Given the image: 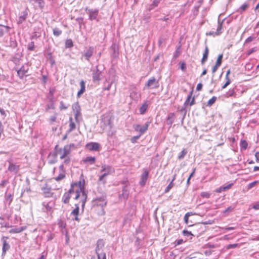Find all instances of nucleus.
Returning <instances> with one entry per match:
<instances>
[{"label": "nucleus", "mask_w": 259, "mask_h": 259, "mask_svg": "<svg viewBox=\"0 0 259 259\" xmlns=\"http://www.w3.org/2000/svg\"><path fill=\"white\" fill-rule=\"evenodd\" d=\"M8 183V181L6 180H3L1 183H0V187H4Z\"/></svg>", "instance_id": "nucleus-62"}, {"label": "nucleus", "mask_w": 259, "mask_h": 259, "mask_svg": "<svg viewBox=\"0 0 259 259\" xmlns=\"http://www.w3.org/2000/svg\"><path fill=\"white\" fill-rule=\"evenodd\" d=\"M65 174H59V175L58 177H57L55 178V179L57 181H59L62 180L63 179H64L65 178Z\"/></svg>", "instance_id": "nucleus-55"}, {"label": "nucleus", "mask_w": 259, "mask_h": 259, "mask_svg": "<svg viewBox=\"0 0 259 259\" xmlns=\"http://www.w3.org/2000/svg\"><path fill=\"white\" fill-rule=\"evenodd\" d=\"M60 108L61 110H66L67 109V107L64 104V103L62 101H61L60 102Z\"/></svg>", "instance_id": "nucleus-61"}, {"label": "nucleus", "mask_w": 259, "mask_h": 259, "mask_svg": "<svg viewBox=\"0 0 259 259\" xmlns=\"http://www.w3.org/2000/svg\"><path fill=\"white\" fill-rule=\"evenodd\" d=\"M175 115L174 113H170L167 117L166 123L167 125H171L174 121Z\"/></svg>", "instance_id": "nucleus-28"}, {"label": "nucleus", "mask_w": 259, "mask_h": 259, "mask_svg": "<svg viewBox=\"0 0 259 259\" xmlns=\"http://www.w3.org/2000/svg\"><path fill=\"white\" fill-rule=\"evenodd\" d=\"M80 91L84 93L85 91V82L83 80H81L80 82Z\"/></svg>", "instance_id": "nucleus-47"}, {"label": "nucleus", "mask_w": 259, "mask_h": 259, "mask_svg": "<svg viewBox=\"0 0 259 259\" xmlns=\"http://www.w3.org/2000/svg\"><path fill=\"white\" fill-rule=\"evenodd\" d=\"M94 51V48L93 47H89V48L84 53L83 56L85 59L88 61H89L90 58L93 56Z\"/></svg>", "instance_id": "nucleus-14"}, {"label": "nucleus", "mask_w": 259, "mask_h": 259, "mask_svg": "<svg viewBox=\"0 0 259 259\" xmlns=\"http://www.w3.org/2000/svg\"><path fill=\"white\" fill-rule=\"evenodd\" d=\"M223 57V55L222 54H220L218 56V57L217 60L216 61V63H219V64L221 65L222 62Z\"/></svg>", "instance_id": "nucleus-54"}, {"label": "nucleus", "mask_w": 259, "mask_h": 259, "mask_svg": "<svg viewBox=\"0 0 259 259\" xmlns=\"http://www.w3.org/2000/svg\"><path fill=\"white\" fill-rule=\"evenodd\" d=\"M92 71L93 81L95 83H99L103 78L102 72L99 69L98 65L92 69Z\"/></svg>", "instance_id": "nucleus-3"}, {"label": "nucleus", "mask_w": 259, "mask_h": 259, "mask_svg": "<svg viewBox=\"0 0 259 259\" xmlns=\"http://www.w3.org/2000/svg\"><path fill=\"white\" fill-rule=\"evenodd\" d=\"M82 197H83V199L82 200L81 206H82V209H83L84 205H85V202H86V200L87 199V194L85 192H82Z\"/></svg>", "instance_id": "nucleus-37"}, {"label": "nucleus", "mask_w": 259, "mask_h": 259, "mask_svg": "<svg viewBox=\"0 0 259 259\" xmlns=\"http://www.w3.org/2000/svg\"><path fill=\"white\" fill-rule=\"evenodd\" d=\"M54 92H55V90L53 89H50V91H49V94L50 95V101L51 102L53 101V96H54Z\"/></svg>", "instance_id": "nucleus-48"}, {"label": "nucleus", "mask_w": 259, "mask_h": 259, "mask_svg": "<svg viewBox=\"0 0 259 259\" xmlns=\"http://www.w3.org/2000/svg\"><path fill=\"white\" fill-rule=\"evenodd\" d=\"M101 172H104L110 175L114 172V169L111 166L106 164H102L101 166Z\"/></svg>", "instance_id": "nucleus-12"}, {"label": "nucleus", "mask_w": 259, "mask_h": 259, "mask_svg": "<svg viewBox=\"0 0 259 259\" xmlns=\"http://www.w3.org/2000/svg\"><path fill=\"white\" fill-rule=\"evenodd\" d=\"M64 160L63 161V164H65V165H68L70 163V157L67 156L66 157H64Z\"/></svg>", "instance_id": "nucleus-56"}, {"label": "nucleus", "mask_w": 259, "mask_h": 259, "mask_svg": "<svg viewBox=\"0 0 259 259\" xmlns=\"http://www.w3.org/2000/svg\"><path fill=\"white\" fill-rule=\"evenodd\" d=\"M71 197V195L67 192L65 193L62 197V200L65 204H67L69 202V199Z\"/></svg>", "instance_id": "nucleus-31"}, {"label": "nucleus", "mask_w": 259, "mask_h": 259, "mask_svg": "<svg viewBox=\"0 0 259 259\" xmlns=\"http://www.w3.org/2000/svg\"><path fill=\"white\" fill-rule=\"evenodd\" d=\"M208 53H209V49L207 45L205 46L204 52L203 54V57L201 59V62L202 64H204L208 59Z\"/></svg>", "instance_id": "nucleus-23"}, {"label": "nucleus", "mask_w": 259, "mask_h": 259, "mask_svg": "<svg viewBox=\"0 0 259 259\" xmlns=\"http://www.w3.org/2000/svg\"><path fill=\"white\" fill-rule=\"evenodd\" d=\"M160 1V0H153L151 6L157 7Z\"/></svg>", "instance_id": "nucleus-60"}, {"label": "nucleus", "mask_w": 259, "mask_h": 259, "mask_svg": "<svg viewBox=\"0 0 259 259\" xmlns=\"http://www.w3.org/2000/svg\"><path fill=\"white\" fill-rule=\"evenodd\" d=\"M69 128L67 130V133H71L72 131H73L76 128V125L74 122H73V119L71 117H69Z\"/></svg>", "instance_id": "nucleus-29"}, {"label": "nucleus", "mask_w": 259, "mask_h": 259, "mask_svg": "<svg viewBox=\"0 0 259 259\" xmlns=\"http://www.w3.org/2000/svg\"><path fill=\"white\" fill-rule=\"evenodd\" d=\"M148 104L147 103H144L140 108V112L141 114H144L147 110Z\"/></svg>", "instance_id": "nucleus-32"}, {"label": "nucleus", "mask_w": 259, "mask_h": 259, "mask_svg": "<svg viewBox=\"0 0 259 259\" xmlns=\"http://www.w3.org/2000/svg\"><path fill=\"white\" fill-rule=\"evenodd\" d=\"M62 149L59 148L58 145L55 146L54 151L50 152L48 155V163L50 164H55L57 161V155L61 154Z\"/></svg>", "instance_id": "nucleus-2"}, {"label": "nucleus", "mask_w": 259, "mask_h": 259, "mask_svg": "<svg viewBox=\"0 0 259 259\" xmlns=\"http://www.w3.org/2000/svg\"><path fill=\"white\" fill-rule=\"evenodd\" d=\"M183 234L185 236L189 237L191 235H193L191 232H189L187 230H184L183 231Z\"/></svg>", "instance_id": "nucleus-59"}, {"label": "nucleus", "mask_w": 259, "mask_h": 259, "mask_svg": "<svg viewBox=\"0 0 259 259\" xmlns=\"http://www.w3.org/2000/svg\"><path fill=\"white\" fill-rule=\"evenodd\" d=\"M82 192H85L84 191V187L81 188V191H78L76 192L74 199L76 200L78 199L80 196V194L81 193L82 194Z\"/></svg>", "instance_id": "nucleus-51"}, {"label": "nucleus", "mask_w": 259, "mask_h": 259, "mask_svg": "<svg viewBox=\"0 0 259 259\" xmlns=\"http://www.w3.org/2000/svg\"><path fill=\"white\" fill-rule=\"evenodd\" d=\"M5 199L6 201V203H8V205H10L13 199V194L7 193L5 194Z\"/></svg>", "instance_id": "nucleus-30"}, {"label": "nucleus", "mask_w": 259, "mask_h": 259, "mask_svg": "<svg viewBox=\"0 0 259 259\" xmlns=\"http://www.w3.org/2000/svg\"><path fill=\"white\" fill-rule=\"evenodd\" d=\"M85 12L89 15V20L93 21L96 20L99 14V10L95 9H89L88 7L85 9Z\"/></svg>", "instance_id": "nucleus-6"}, {"label": "nucleus", "mask_w": 259, "mask_h": 259, "mask_svg": "<svg viewBox=\"0 0 259 259\" xmlns=\"http://www.w3.org/2000/svg\"><path fill=\"white\" fill-rule=\"evenodd\" d=\"M101 126L103 130H105L108 126L109 128H111V118L108 116H104L102 118L101 121Z\"/></svg>", "instance_id": "nucleus-8"}, {"label": "nucleus", "mask_w": 259, "mask_h": 259, "mask_svg": "<svg viewBox=\"0 0 259 259\" xmlns=\"http://www.w3.org/2000/svg\"><path fill=\"white\" fill-rule=\"evenodd\" d=\"M193 213L192 212H188L186 213L184 216V220L185 221V223L186 224H188L189 223V217L192 215H193Z\"/></svg>", "instance_id": "nucleus-42"}, {"label": "nucleus", "mask_w": 259, "mask_h": 259, "mask_svg": "<svg viewBox=\"0 0 259 259\" xmlns=\"http://www.w3.org/2000/svg\"><path fill=\"white\" fill-rule=\"evenodd\" d=\"M159 86V81L154 77H151L146 82L144 89H157Z\"/></svg>", "instance_id": "nucleus-4"}, {"label": "nucleus", "mask_w": 259, "mask_h": 259, "mask_svg": "<svg viewBox=\"0 0 259 259\" xmlns=\"http://www.w3.org/2000/svg\"><path fill=\"white\" fill-rule=\"evenodd\" d=\"M217 100V97L215 96L212 97L210 99L208 100L207 102V105L208 106H212L216 101Z\"/></svg>", "instance_id": "nucleus-43"}, {"label": "nucleus", "mask_w": 259, "mask_h": 259, "mask_svg": "<svg viewBox=\"0 0 259 259\" xmlns=\"http://www.w3.org/2000/svg\"><path fill=\"white\" fill-rule=\"evenodd\" d=\"M84 163H89L90 164H94L96 161V158L95 157L88 156L82 160Z\"/></svg>", "instance_id": "nucleus-27"}, {"label": "nucleus", "mask_w": 259, "mask_h": 259, "mask_svg": "<svg viewBox=\"0 0 259 259\" xmlns=\"http://www.w3.org/2000/svg\"><path fill=\"white\" fill-rule=\"evenodd\" d=\"M11 28L8 26L0 24V37L9 33Z\"/></svg>", "instance_id": "nucleus-16"}, {"label": "nucleus", "mask_w": 259, "mask_h": 259, "mask_svg": "<svg viewBox=\"0 0 259 259\" xmlns=\"http://www.w3.org/2000/svg\"><path fill=\"white\" fill-rule=\"evenodd\" d=\"M28 16V8H26L24 11H23L20 16L19 17L17 21V23L21 24L23 23L26 19Z\"/></svg>", "instance_id": "nucleus-13"}, {"label": "nucleus", "mask_w": 259, "mask_h": 259, "mask_svg": "<svg viewBox=\"0 0 259 259\" xmlns=\"http://www.w3.org/2000/svg\"><path fill=\"white\" fill-rule=\"evenodd\" d=\"M235 95V92L234 89H230L225 95L226 97H233Z\"/></svg>", "instance_id": "nucleus-40"}, {"label": "nucleus", "mask_w": 259, "mask_h": 259, "mask_svg": "<svg viewBox=\"0 0 259 259\" xmlns=\"http://www.w3.org/2000/svg\"><path fill=\"white\" fill-rule=\"evenodd\" d=\"M175 177H176V175L174 176V178L172 180V181L169 184V185L167 186V187L166 188L165 190V193H167L169 191V190L172 188V187L174 186V184H173V181H174V180L175 179Z\"/></svg>", "instance_id": "nucleus-41"}, {"label": "nucleus", "mask_w": 259, "mask_h": 259, "mask_svg": "<svg viewBox=\"0 0 259 259\" xmlns=\"http://www.w3.org/2000/svg\"><path fill=\"white\" fill-rule=\"evenodd\" d=\"M224 20H223L222 22L220 21V19H218V24L216 31H210L209 32H207L206 33V35H220L222 33V29L223 27V23Z\"/></svg>", "instance_id": "nucleus-9"}, {"label": "nucleus", "mask_w": 259, "mask_h": 259, "mask_svg": "<svg viewBox=\"0 0 259 259\" xmlns=\"http://www.w3.org/2000/svg\"><path fill=\"white\" fill-rule=\"evenodd\" d=\"M43 190L44 193L46 194V197L51 196V195H50V191L51 190V188H44Z\"/></svg>", "instance_id": "nucleus-57"}, {"label": "nucleus", "mask_w": 259, "mask_h": 259, "mask_svg": "<svg viewBox=\"0 0 259 259\" xmlns=\"http://www.w3.org/2000/svg\"><path fill=\"white\" fill-rule=\"evenodd\" d=\"M200 195L203 198H209L210 194L208 192H202L201 193Z\"/></svg>", "instance_id": "nucleus-49"}, {"label": "nucleus", "mask_w": 259, "mask_h": 259, "mask_svg": "<svg viewBox=\"0 0 259 259\" xmlns=\"http://www.w3.org/2000/svg\"><path fill=\"white\" fill-rule=\"evenodd\" d=\"M28 71V69H25L24 66H22L19 70H17V74L20 78H23V76Z\"/></svg>", "instance_id": "nucleus-26"}, {"label": "nucleus", "mask_w": 259, "mask_h": 259, "mask_svg": "<svg viewBox=\"0 0 259 259\" xmlns=\"http://www.w3.org/2000/svg\"><path fill=\"white\" fill-rule=\"evenodd\" d=\"M111 48L112 50H113L114 55L116 56L118 54L117 47L115 45H113Z\"/></svg>", "instance_id": "nucleus-50"}, {"label": "nucleus", "mask_w": 259, "mask_h": 259, "mask_svg": "<svg viewBox=\"0 0 259 259\" xmlns=\"http://www.w3.org/2000/svg\"><path fill=\"white\" fill-rule=\"evenodd\" d=\"M180 68L181 70L183 71H185L186 70V64L184 62H180Z\"/></svg>", "instance_id": "nucleus-52"}, {"label": "nucleus", "mask_w": 259, "mask_h": 259, "mask_svg": "<svg viewBox=\"0 0 259 259\" xmlns=\"http://www.w3.org/2000/svg\"><path fill=\"white\" fill-rule=\"evenodd\" d=\"M26 228L25 226H22L21 227H15L14 228H12L10 229L9 232L10 233L14 234V233H20L24 230H25Z\"/></svg>", "instance_id": "nucleus-24"}, {"label": "nucleus", "mask_w": 259, "mask_h": 259, "mask_svg": "<svg viewBox=\"0 0 259 259\" xmlns=\"http://www.w3.org/2000/svg\"><path fill=\"white\" fill-rule=\"evenodd\" d=\"M65 48H70L73 47V41L71 39H68L65 41Z\"/></svg>", "instance_id": "nucleus-39"}, {"label": "nucleus", "mask_w": 259, "mask_h": 259, "mask_svg": "<svg viewBox=\"0 0 259 259\" xmlns=\"http://www.w3.org/2000/svg\"><path fill=\"white\" fill-rule=\"evenodd\" d=\"M104 246V242L103 239H99L97 242V246L96 248V252L103 251L102 247Z\"/></svg>", "instance_id": "nucleus-25"}, {"label": "nucleus", "mask_w": 259, "mask_h": 259, "mask_svg": "<svg viewBox=\"0 0 259 259\" xmlns=\"http://www.w3.org/2000/svg\"><path fill=\"white\" fill-rule=\"evenodd\" d=\"M87 147L90 151H98L99 148V144L97 143H90L87 144Z\"/></svg>", "instance_id": "nucleus-18"}, {"label": "nucleus", "mask_w": 259, "mask_h": 259, "mask_svg": "<svg viewBox=\"0 0 259 259\" xmlns=\"http://www.w3.org/2000/svg\"><path fill=\"white\" fill-rule=\"evenodd\" d=\"M148 175L149 171L146 169H144L143 172L141 176L140 181L139 182V184L141 186L143 187L145 185L148 178Z\"/></svg>", "instance_id": "nucleus-11"}, {"label": "nucleus", "mask_w": 259, "mask_h": 259, "mask_svg": "<svg viewBox=\"0 0 259 259\" xmlns=\"http://www.w3.org/2000/svg\"><path fill=\"white\" fill-rule=\"evenodd\" d=\"M72 109L74 112L80 111V107L78 103H76L72 105Z\"/></svg>", "instance_id": "nucleus-44"}, {"label": "nucleus", "mask_w": 259, "mask_h": 259, "mask_svg": "<svg viewBox=\"0 0 259 259\" xmlns=\"http://www.w3.org/2000/svg\"><path fill=\"white\" fill-rule=\"evenodd\" d=\"M150 123V122L147 121L144 125H141L140 124H135L133 125V127L136 132L139 133V135L142 136L148 130Z\"/></svg>", "instance_id": "nucleus-5"}, {"label": "nucleus", "mask_w": 259, "mask_h": 259, "mask_svg": "<svg viewBox=\"0 0 259 259\" xmlns=\"http://www.w3.org/2000/svg\"><path fill=\"white\" fill-rule=\"evenodd\" d=\"M75 208L71 211V215L75 216L74 220L79 222V219L78 218L79 214V205L77 204H75Z\"/></svg>", "instance_id": "nucleus-21"}, {"label": "nucleus", "mask_w": 259, "mask_h": 259, "mask_svg": "<svg viewBox=\"0 0 259 259\" xmlns=\"http://www.w3.org/2000/svg\"><path fill=\"white\" fill-rule=\"evenodd\" d=\"M19 169V166L13 164V163L9 162V165L8 167V170L16 174L18 172Z\"/></svg>", "instance_id": "nucleus-20"}, {"label": "nucleus", "mask_w": 259, "mask_h": 259, "mask_svg": "<svg viewBox=\"0 0 259 259\" xmlns=\"http://www.w3.org/2000/svg\"><path fill=\"white\" fill-rule=\"evenodd\" d=\"M9 239L8 237L3 236L1 238V240L3 242L2 247V255H5L6 252L10 248V245L9 243L7 241V240Z\"/></svg>", "instance_id": "nucleus-10"}, {"label": "nucleus", "mask_w": 259, "mask_h": 259, "mask_svg": "<svg viewBox=\"0 0 259 259\" xmlns=\"http://www.w3.org/2000/svg\"><path fill=\"white\" fill-rule=\"evenodd\" d=\"M83 187V186L81 185L80 182L78 183H74L71 185V188L67 192L71 195L73 193H76L77 191H81V188Z\"/></svg>", "instance_id": "nucleus-7"}, {"label": "nucleus", "mask_w": 259, "mask_h": 259, "mask_svg": "<svg viewBox=\"0 0 259 259\" xmlns=\"http://www.w3.org/2000/svg\"><path fill=\"white\" fill-rule=\"evenodd\" d=\"M257 183H258V181H254L252 183H250L248 185V189H250V188H252Z\"/></svg>", "instance_id": "nucleus-64"}, {"label": "nucleus", "mask_w": 259, "mask_h": 259, "mask_svg": "<svg viewBox=\"0 0 259 259\" xmlns=\"http://www.w3.org/2000/svg\"><path fill=\"white\" fill-rule=\"evenodd\" d=\"M141 136L140 135H138L136 136H134L131 138V141L133 143H135L137 142V140H138Z\"/></svg>", "instance_id": "nucleus-53"}, {"label": "nucleus", "mask_w": 259, "mask_h": 259, "mask_svg": "<svg viewBox=\"0 0 259 259\" xmlns=\"http://www.w3.org/2000/svg\"><path fill=\"white\" fill-rule=\"evenodd\" d=\"M42 205L44 207L45 211H51L53 208V206L54 205V203L51 202H44L42 203Z\"/></svg>", "instance_id": "nucleus-22"}, {"label": "nucleus", "mask_w": 259, "mask_h": 259, "mask_svg": "<svg viewBox=\"0 0 259 259\" xmlns=\"http://www.w3.org/2000/svg\"><path fill=\"white\" fill-rule=\"evenodd\" d=\"M32 1L37 3L40 9H42L44 8L45 3L44 0H33Z\"/></svg>", "instance_id": "nucleus-34"}, {"label": "nucleus", "mask_w": 259, "mask_h": 259, "mask_svg": "<svg viewBox=\"0 0 259 259\" xmlns=\"http://www.w3.org/2000/svg\"><path fill=\"white\" fill-rule=\"evenodd\" d=\"M70 150L68 146H65L64 147L63 149H62V152L60 155V159H63L64 157H66L68 156V155L70 153Z\"/></svg>", "instance_id": "nucleus-19"}, {"label": "nucleus", "mask_w": 259, "mask_h": 259, "mask_svg": "<svg viewBox=\"0 0 259 259\" xmlns=\"http://www.w3.org/2000/svg\"><path fill=\"white\" fill-rule=\"evenodd\" d=\"M129 195V190L126 186L122 188V193L119 195V199H126Z\"/></svg>", "instance_id": "nucleus-17"}, {"label": "nucleus", "mask_w": 259, "mask_h": 259, "mask_svg": "<svg viewBox=\"0 0 259 259\" xmlns=\"http://www.w3.org/2000/svg\"><path fill=\"white\" fill-rule=\"evenodd\" d=\"M106 197V193L103 192L102 193L101 196H97L96 198L92 200V207H94L100 206L102 208L101 211L99 213V214L100 215H104L105 213L103 208L107 205V201Z\"/></svg>", "instance_id": "nucleus-1"}, {"label": "nucleus", "mask_w": 259, "mask_h": 259, "mask_svg": "<svg viewBox=\"0 0 259 259\" xmlns=\"http://www.w3.org/2000/svg\"><path fill=\"white\" fill-rule=\"evenodd\" d=\"M192 94H193V91H192L189 92V94H188V95L187 96V99H186V101H185V102L184 103V106H185V107L182 108L181 109V110H180L181 112H184V115H186V110L185 108L188 105H189V104H190V99L192 98Z\"/></svg>", "instance_id": "nucleus-15"}, {"label": "nucleus", "mask_w": 259, "mask_h": 259, "mask_svg": "<svg viewBox=\"0 0 259 259\" xmlns=\"http://www.w3.org/2000/svg\"><path fill=\"white\" fill-rule=\"evenodd\" d=\"M248 146V143L245 140H241L240 147L242 150H246Z\"/></svg>", "instance_id": "nucleus-35"}, {"label": "nucleus", "mask_w": 259, "mask_h": 259, "mask_svg": "<svg viewBox=\"0 0 259 259\" xmlns=\"http://www.w3.org/2000/svg\"><path fill=\"white\" fill-rule=\"evenodd\" d=\"M175 255L173 252L171 251L169 252V255L166 259H175Z\"/></svg>", "instance_id": "nucleus-63"}, {"label": "nucleus", "mask_w": 259, "mask_h": 259, "mask_svg": "<svg viewBox=\"0 0 259 259\" xmlns=\"http://www.w3.org/2000/svg\"><path fill=\"white\" fill-rule=\"evenodd\" d=\"M53 31L54 35L57 37L60 36L62 32L61 30L57 27L54 28Z\"/></svg>", "instance_id": "nucleus-38"}, {"label": "nucleus", "mask_w": 259, "mask_h": 259, "mask_svg": "<svg viewBox=\"0 0 259 259\" xmlns=\"http://www.w3.org/2000/svg\"><path fill=\"white\" fill-rule=\"evenodd\" d=\"M35 46L33 41H31L28 45L27 49L29 51H32L34 50Z\"/></svg>", "instance_id": "nucleus-46"}, {"label": "nucleus", "mask_w": 259, "mask_h": 259, "mask_svg": "<svg viewBox=\"0 0 259 259\" xmlns=\"http://www.w3.org/2000/svg\"><path fill=\"white\" fill-rule=\"evenodd\" d=\"M187 153V151H186V149H183L181 151V152L180 153L179 155L178 156V158L179 159H183L184 157H185V156L186 155Z\"/></svg>", "instance_id": "nucleus-45"}, {"label": "nucleus", "mask_w": 259, "mask_h": 259, "mask_svg": "<svg viewBox=\"0 0 259 259\" xmlns=\"http://www.w3.org/2000/svg\"><path fill=\"white\" fill-rule=\"evenodd\" d=\"M248 7V5L246 3H244L240 7V8L237 10V12L242 13L243 11H245Z\"/></svg>", "instance_id": "nucleus-33"}, {"label": "nucleus", "mask_w": 259, "mask_h": 259, "mask_svg": "<svg viewBox=\"0 0 259 259\" xmlns=\"http://www.w3.org/2000/svg\"><path fill=\"white\" fill-rule=\"evenodd\" d=\"M98 256V259H106V254L103 251L96 252Z\"/></svg>", "instance_id": "nucleus-36"}, {"label": "nucleus", "mask_w": 259, "mask_h": 259, "mask_svg": "<svg viewBox=\"0 0 259 259\" xmlns=\"http://www.w3.org/2000/svg\"><path fill=\"white\" fill-rule=\"evenodd\" d=\"M257 49L256 48H253L251 49H250L248 52L247 53V55L249 56L250 55H251L252 53H253V52H255L256 51H257Z\"/></svg>", "instance_id": "nucleus-58"}]
</instances>
